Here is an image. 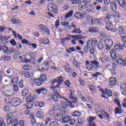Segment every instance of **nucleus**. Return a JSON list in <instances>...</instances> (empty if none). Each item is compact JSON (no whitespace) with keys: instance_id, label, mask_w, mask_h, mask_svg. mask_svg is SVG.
I'll return each mask as SVG.
<instances>
[{"instance_id":"obj_1","label":"nucleus","mask_w":126,"mask_h":126,"mask_svg":"<svg viewBox=\"0 0 126 126\" xmlns=\"http://www.w3.org/2000/svg\"><path fill=\"white\" fill-rule=\"evenodd\" d=\"M110 56L113 61H116L117 63L121 65V66H126V62L122 57L116 55V50L115 49H112L110 51Z\"/></svg>"},{"instance_id":"obj_2","label":"nucleus","mask_w":126,"mask_h":126,"mask_svg":"<svg viewBox=\"0 0 126 126\" xmlns=\"http://www.w3.org/2000/svg\"><path fill=\"white\" fill-rule=\"evenodd\" d=\"M8 125H11L12 126H19L18 119L16 117H13V113L9 112L7 114Z\"/></svg>"},{"instance_id":"obj_3","label":"nucleus","mask_w":126,"mask_h":126,"mask_svg":"<svg viewBox=\"0 0 126 126\" xmlns=\"http://www.w3.org/2000/svg\"><path fill=\"white\" fill-rule=\"evenodd\" d=\"M8 104L13 106V107H17L21 105V100L19 98H13L8 102Z\"/></svg>"},{"instance_id":"obj_4","label":"nucleus","mask_w":126,"mask_h":126,"mask_svg":"<svg viewBox=\"0 0 126 126\" xmlns=\"http://www.w3.org/2000/svg\"><path fill=\"white\" fill-rule=\"evenodd\" d=\"M106 68L111 71V73L114 74V75L117 74V71L116 70V68L117 66L116 63H111V64H108L106 65Z\"/></svg>"},{"instance_id":"obj_5","label":"nucleus","mask_w":126,"mask_h":126,"mask_svg":"<svg viewBox=\"0 0 126 126\" xmlns=\"http://www.w3.org/2000/svg\"><path fill=\"white\" fill-rule=\"evenodd\" d=\"M104 42L106 46L105 49L107 51L111 50V48H112V46H113V45H114V42L113 41V40L110 39H105L104 40Z\"/></svg>"},{"instance_id":"obj_6","label":"nucleus","mask_w":126,"mask_h":126,"mask_svg":"<svg viewBox=\"0 0 126 126\" xmlns=\"http://www.w3.org/2000/svg\"><path fill=\"white\" fill-rule=\"evenodd\" d=\"M74 94V90H70V95H69V98L70 99H72V100H74L73 101H72V102L70 101H67V100H66V101H67V102H68V103H69L70 105L72 104V103H77V98H76V97H74V96H73V95Z\"/></svg>"},{"instance_id":"obj_7","label":"nucleus","mask_w":126,"mask_h":126,"mask_svg":"<svg viewBox=\"0 0 126 126\" xmlns=\"http://www.w3.org/2000/svg\"><path fill=\"white\" fill-rule=\"evenodd\" d=\"M56 93L55 94H52L51 96V100H53L54 101H59V98H60V99H64V100H66V99H65L64 97H63V96H61L59 92H57V93Z\"/></svg>"},{"instance_id":"obj_8","label":"nucleus","mask_w":126,"mask_h":126,"mask_svg":"<svg viewBox=\"0 0 126 126\" xmlns=\"http://www.w3.org/2000/svg\"><path fill=\"white\" fill-rule=\"evenodd\" d=\"M48 9L49 10V11H53L55 13L58 12V7L53 3L48 4Z\"/></svg>"},{"instance_id":"obj_9","label":"nucleus","mask_w":126,"mask_h":126,"mask_svg":"<svg viewBox=\"0 0 126 126\" xmlns=\"http://www.w3.org/2000/svg\"><path fill=\"white\" fill-rule=\"evenodd\" d=\"M38 27V29H39V30H41L43 32H45V33H47L48 35H50V31L49 30L48 28H47V27H46L45 25H39Z\"/></svg>"},{"instance_id":"obj_10","label":"nucleus","mask_w":126,"mask_h":126,"mask_svg":"<svg viewBox=\"0 0 126 126\" xmlns=\"http://www.w3.org/2000/svg\"><path fill=\"white\" fill-rule=\"evenodd\" d=\"M87 43L88 46L90 45L91 47H92V46H93V47H95V46H97V44L98 43L96 38H93L92 40H89Z\"/></svg>"},{"instance_id":"obj_11","label":"nucleus","mask_w":126,"mask_h":126,"mask_svg":"<svg viewBox=\"0 0 126 126\" xmlns=\"http://www.w3.org/2000/svg\"><path fill=\"white\" fill-rule=\"evenodd\" d=\"M0 39L1 41V44H2V43H4V44H7V43H8V40L10 39V37L9 36H1L0 37Z\"/></svg>"},{"instance_id":"obj_12","label":"nucleus","mask_w":126,"mask_h":126,"mask_svg":"<svg viewBox=\"0 0 126 126\" xmlns=\"http://www.w3.org/2000/svg\"><path fill=\"white\" fill-rule=\"evenodd\" d=\"M71 26L74 28V30L72 31V33H75L76 34H81V30L80 29H76V26L73 25V23H71Z\"/></svg>"},{"instance_id":"obj_13","label":"nucleus","mask_w":126,"mask_h":126,"mask_svg":"<svg viewBox=\"0 0 126 126\" xmlns=\"http://www.w3.org/2000/svg\"><path fill=\"white\" fill-rule=\"evenodd\" d=\"M117 84V79L114 77H111L109 78V85L110 86H114Z\"/></svg>"},{"instance_id":"obj_14","label":"nucleus","mask_w":126,"mask_h":126,"mask_svg":"<svg viewBox=\"0 0 126 126\" xmlns=\"http://www.w3.org/2000/svg\"><path fill=\"white\" fill-rule=\"evenodd\" d=\"M56 82L59 84H62L63 82V79L62 77H58L54 80L52 84H55Z\"/></svg>"},{"instance_id":"obj_15","label":"nucleus","mask_w":126,"mask_h":126,"mask_svg":"<svg viewBox=\"0 0 126 126\" xmlns=\"http://www.w3.org/2000/svg\"><path fill=\"white\" fill-rule=\"evenodd\" d=\"M19 58L21 59V63H29V62H30V60L26 59L25 55H22Z\"/></svg>"},{"instance_id":"obj_16","label":"nucleus","mask_w":126,"mask_h":126,"mask_svg":"<svg viewBox=\"0 0 126 126\" xmlns=\"http://www.w3.org/2000/svg\"><path fill=\"white\" fill-rule=\"evenodd\" d=\"M47 92L48 90L45 88L39 89L36 90V93H37V94H41V93L42 94H47Z\"/></svg>"},{"instance_id":"obj_17","label":"nucleus","mask_w":126,"mask_h":126,"mask_svg":"<svg viewBox=\"0 0 126 126\" xmlns=\"http://www.w3.org/2000/svg\"><path fill=\"white\" fill-rule=\"evenodd\" d=\"M68 37H71L73 39L75 40H82L84 39V37L82 36L81 34H78L76 35H69Z\"/></svg>"},{"instance_id":"obj_18","label":"nucleus","mask_w":126,"mask_h":126,"mask_svg":"<svg viewBox=\"0 0 126 126\" xmlns=\"http://www.w3.org/2000/svg\"><path fill=\"white\" fill-rule=\"evenodd\" d=\"M71 118V117H70V116L68 115L63 117L62 123H63V124H66L67 123H69Z\"/></svg>"},{"instance_id":"obj_19","label":"nucleus","mask_w":126,"mask_h":126,"mask_svg":"<svg viewBox=\"0 0 126 126\" xmlns=\"http://www.w3.org/2000/svg\"><path fill=\"white\" fill-rule=\"evenodd\" d=\"M36 117L38 118L43 119V118H44V112H43V110H38L36 113Z\"/></svg>"},{"instance_id":"obj_20","label":"nucleus","mask_w":126,"mask_h":126,"mask_svg":"<svg viewBox=\"0 0 126 126\" xmlns=\"http://www.w3.org/2000/svg\"><path fill=\"white\" fill-rule=\"evenodd\" d=\"M91 63L95 67V68H99L100 65H99V62L94 60L91 62Z\"/></svg>"},{"instance_id":"obj_21","label":"nucleus","mask_w":126,"mask_h":126,"mask_svg":"<svg viewBox=\"0 0 126 126\" xmlns=\"http://www.w3.org/2000/svg\"><path fill=\"white\" fill-rule=\"evenodd\" d=\"M33 75L34 73L32 72H28L24 74V76L26 77V78H31Z\"/></svg>"},{"instance_id":"obj_22","label":"nucleus","mask_w":126,"mask_h":126,"mask_svg":"<svg viewBox=\"0 0 126 126\" xmlns=\"http://www.w3.org/2000/svg\"><path fill=\"white\" fill-rule=\"evenodd\" d=\"M34 106L35 107H40V108H42L43 107L45 106V103L42 101L40 102L38 101H36L34 103Z\"/></svg>"},{"instance_id":"obj_23","label":"nucleus","mask_w":126,"mask_h":126,"mask_svg":"<svg viewBox=\"0 0 126 126\" xmlns=\"http://www.w3.org/2000/svg\"><path fill=\"white\" fill-rule=\"evenodd\" d=\"M2 50L4 53V54H6L7 55H8L10 53V51L9 50V49H8V47L5 46H3L2 47Z\"/></svg>"},{"instance_id":"obj_24","label":"nucleus","mask_w":126,"mask_h":126,"mask_svg":"<svg viewBox=\"0 0 126 126\" xmlns=\"http://www.w3.org/2000/svg\"><path fill=\"white\" fill-rule=\"evenodd\" d=\"M63 114L59 113L55 116L54 120L59 122V121H61L62 119L63 120Z\"/></svg>"},{"instance_id":"obj_25","label":"nucleus","mask_w":126,"mask_h":126,"mask_svg":"<svg viewBox=\"0 0 126 126\" xmlns=\"http://www.w3.org/2000/svg\"><path fill=\"white\" fill-rule=\"evenodd\" d=\"M86 21L89 24H94L95 22H94V20H93V18H92V17L88 16L86 18Z\"/></svg>"},{"instance_id":"obj_26","label":"nucleus","mask_w":126,"mask_h":126,"mask_svg":"<svg viewBox=\"0 0 126 126\" xmlns=\"http://www.w3.org/2000/svg\"><path fill=\"white\" fill-rule=\"evenodd\" d=\"M75 17L78 19H81V18L84 17V14H82L80 12H76L75 14Z\"/></svg>"},{"instance_id":"obj_27","label":"nucleus","mask_w":126,"mask_h":126,"mask_svg":"<svg viewBox=\"0 0 126 126\" xmlns=\"http://www.w3.org/2000/svg\"><path fill=\"white\" fill-rule=\"evenodd\" d=\"M30 118L31 120V123L32 126L36 125V120L35 119V116L33 114H32L30 116Z\"/></svg>"},{"instance_id":"obj_28","label":"nucleus","mask_w":126,"mask_h":126,"mask_svg":"<svg viewBox=\"0 0 126 126\" xmlns=\"http://www.w3.org/2000/svg\"><path fill=\"white\" fill-rule=\"evenodd\" d=\"M34 103L33 101H28L27 103L25 104V106L26 107L27 109H31L32 107H33V105Z\"/></svg>"},{"instance_id":"obj_29","label":"nucleus","mask_w":126,"mask_h":126,"mask_svg":"<svg viewBox=\"0 0 126 126\" xmlns=\"http://www.w3.org/2000/svg\"><path fill=\"white\" fill-rule=\"evenodd\" d=\"M61 84H62L58 83V84L56 85V86L51 87V89L53 91L54 93H57V92H58V90H57V88H60V85H61Z\"/></svg>"},{"instance_id":"obj_30","label":"nucleus","mask_w":126,"mask_h":126,"mask_svg":"<svg viewBox=\"0 0 126 126\" xmlns=\"http://www.w3.org/2000/svg\"><path fill=\"white\" fill-rule=\"evenodd\" d=\"M12 33L15 37V38H18V39H19V40H22L23 39V37H22V36L21 35H20V34H17L16 33V32L15 31H13Z\"/></svg>"},{"instance_id":"obj_31","label":"nucleus","mask_w":126,"mask_h":126,"mask_svg":"<svg viewBox=\"0 0 126 126\" xmlns=\"http://www.w3.org/2000/svg\"><path fill=\"white\" fill-rule=\"evenodd\" d=\"M61 109H66L67 108V106H68V104L66 102L62 101L61 103Z\"/></svg>"},{"instance_id":"obj_32","label":"nucleus","mask_w":126,"mask_h":126,"mask_svg":"<svg viewBox=\"0 0 126 126\" xmlns=\"http://www.w3.org/2000/svg\"><path fill=\"white\" fill-rule=\"evenodd\" d=\"M71 115L73 117H80L81 116V113L77 111H74L71 113Z\"/></svg>"},{"instance_id":"obj_33","label":"nucleus","mask_w":126,"mask_h":126,"mask_svg":"<svg viewBox=\"0 0 126 126\" xmlns=\"http://www.w3.org/2000/svg\"><path fill=\"white\" fill-rule=\"evenodd\" d=\"M118 3L121 7H125L126 6V2L125 0H118Z\"/></svg>"},{"instance_id":"obj_34","label":"nucleus","mask_w":126,"mask_h":126,"mask_svg":"<svg viewBox=\"0 0 126 126\" xmlns=\"http://www.w3.org/2000/svg\"><path fill=\"white\" fill-rule=\"evenodd\" d=\"M31 67H32L31 65L25 64L22 66V68L24 69V70H30Z\"/></svg>"},{"instance_id":"obj_35","label":"nucleus","mask_w":126,"mask_h":126,"mask_svg":"<svg viewBox=\"0 0 126 126\" xmlns=\"http://www.w3.org/2000/svg\"><path fill=\"white\" fill-rule=\"evenodd\" d=\"M110 6H111V8L112 9V10H113V11H116V9H117V5H116V3L112 2L110 4Z\"/></svg>"},{"instance_id":"obj_36","label":"nucleus","mask_w":126,"mask_h":126,"mask_svg":"<svg viewBox=\"0 0 126 126\" xmlns=\"http://www.w3.org/2000/svg\"><path fill=\"white\" fill-rule=\"evenodd\" d=\"M104 94H106L109 97H111L112 96V91L108 89H106L105 92H103Z\"/></svg>"},{"instance_id":"obj_37","label":"nucleus","mask_w":126,"mask_h":126,"mask_svg":"<svg viewBox=\"0 0 126 126\" xmlns=\"http://www.w3.org/2000/svg\"><path fill=\"white\" fill-rule=\"evenodd\" d=\"M115 48L117 51H122V50L124 49V48L123 47V45L120 44H116L115 46Z\"/></svg>"},{"instance_id":"obj_38","label":"nucleus","mask_w":126,"mask_h":126,"mask_svg":"<svg viewBox=\"0 0 126 126\" xmlns=\"http://www.w3.org/2000/svg\"><path fill=\"white\" fill-rule=\"evenodd\" d=\"M34 82L36 86H41V85H42V81L40 79H35Z\"/></svg>"},{"instance_id":"obj_39","label":"nucleus","mask_w":126,"mask_h":126,"mask_svg":"<svg viewBox=\"0 0 126 126\" xmlns=\"http://www.w3.org/2000/svg\"><path fill=\"white\" fill-rule=\"evenodd\" d=\"M19 81V79H18V78L16 77V78H14L13 79H12L11 81V82L12 84H13V85H14L17 84V83H18Z\"/></svg>"},{"instance_id":"obj_40","label":"nucleus","mask_w":126,"mask_h":126,"mask_svg":"<svg viewBox=\"0 0 126 126\" xmlns=\"http://www.w3.org/2000/svg\"><path fill=\"white\" fill-rule=\"evenodd\" d=\"M113 27V23L111 22H108L106 23V29L108 31V29H110Z\"/></svg>"},{"instance_id":"obj_41","label":"nucleus","mask_w":126,"mask_h":126,"mask_svg":"<svg viewBox=\"0 0 126 126\" xmlns=\"http://www.w3.org/2000/svg\"><path fill=\"white\" fill-rule=\"evenodd\" d=\"M39 79L42 81V82H45L47 79V76H46V74L41 75Z\"/></svg>"},{"instance_id":"obj_42","label":"nucleus","mask_w":126,"mask_h":126,"mask_svg":"<svg viewBox=\"0 0 126 126\" xmlns=\"http://www.w3.org/2000/svg\"><path fill=\"white\" fill-rule=\"evenodd\" d=\"M96 46L100 51L104 49V45L102 42H99L98 44H97Z\"/></svg>"},{"instance_id":"obj_43","label":"nucleus","mask_w":126,"mask_h":126,"mask_svg":"<svg viewBox=\"0 0 126 126\" xmlns=\"http://www.w3.org/2000/svg\"><path fill=\"white\" fill-rule=\"evenodd\" d=\"M12 23H13V24H22V22H21V21H20V20H16V19H14V20H11Z\"/></svg>"},{"instance_id":"obj_44","label":"nucleus","mask_w":126,"mask_h":126,"mask_svg":"<svg viewBox=\"0 0 126 126\" xmlns=\"http://www.w3.org/2000/svg\"><path fill=\"white\" fill-rule=\"evenodd\" d=\"M118 32L120 35H122V34H125V30H124V28L122 27H120L118 28Z\"/></svg>"},{"instance_id":"obj_45","label":"nucleus","mask_w":126,"mask_h":126,"mask_svg":"<svg viewBox=\"0 0 126 126\" xmlns=\"http://www.w3.org/2000/svg\"><path fill=\"white\" fill-rule=\"evenodd\" d=\"M94 67L95 66L91 63L89 65H87L86 68L88 70H89V71H90L91 70H92V69H93Z\"/></svg>"},{"instance_id":"obj_46","label":"nucleus","mask_w":126,"mask_h":126,"mask_svg":"<svg viewBox=\"0 0 126 126\" xmlns=\"http://www.w3.org/2000/svg\"><path fill=\"white\" fill-rule=\"evenodd\" d=\"M88 31L91 33H94L95 32H98V30L95 29V28H89Z\"/></svg>"},{"instance_id":"obj_47","label":"nucleus","mask_w":126,"mask_h":126,"mask_svg":"<svg viewBox=\"0 0 126 126\" xmlns=\"http://www.w3.org/2000/svg\"><path fill=\"white\" fill-rule=\"evenodd\" d=\"M73 14V11L71 10L65 15V18H69Z\"/></svg>"},{"instance_id":"obj_48","label":"nucleus","mask_w":126,"mask_h":126,"mask_svg":"<svg viewBox=\"0 0 126 126\" xmlns=\"http://www.w3.org/2000/svg\"><path fill=\"white\" fill-rule=\"evenodd\" d=\"M115 114H122L123 113V111L120 107H117L115 109Z\"/></svg>"},{"instance_id":"obj_49","label":"nucleus","mask_w":126,"mask_h":126,"mask_svg":"<svg viewBox=\"0 0 126 126\" xmlns=\"http://www.w3.org/2000/svg\"><path fill=\"white\" fill-rule=\"evenodd\" d=\"M28 61H30L29 63H31L32 64H36V60L35 59V58H31V59H28Z\"/></svg>"},{"instance_id":"obj_50","label":"nucleus","mask_w":126,"mask_h":126,"mask_svg":"<svg viewBox=\"0 0 126 126\" xmlns=\"http://www.w3.org/2000/svg\"><path fill=\"white\" fill-rule=\"evenodd\" d=\"M89 88L92 93H95V92H96V89H95V87H94V86L91 85L89 86Z\"/></svg>"},{"instance_id":"obj_51","label":"nucleus","mask_w":126,"mask_h":126,"mask_svg":"<svg viewBox=\"0 0 126 126\" xmlns=\"http://www.w3.org/2000/svg\"><path fill=\"white\" fill-rule=\"evenodd\" d=\"M102 114L103 115V116L104 117H105V118L109 120V119H110V115H109V114H108V113L105 112V111H102L101 112Z\"/></svg>"},{"instance_id":"obj_52","label":"nucleus","mask_w":126,"mask_h":126,"mask_svg":"<svg viewBox=\"0 0 126 126\" xmlns=\"http://www.w3.org/2000/svg\"><path fill=\"white\" fill-rule=\"evenodd\" d=\"M81 0H72L71 3L72 4H79V3H81Z\"/></svg>"},{"instance_id":"obj_53","label":"nucleus","mask_w":126,"mask_h":126,"mask_svg":"<svg viewBox=\"0 0 126 126\" xmlns=\"http://www.w3.org/2000/svg\"><path fill=\"white\" fill-rule=\"evenodd\" d=\"M96 120V117H90L88 120V122L90 123L91 124L92 122L94 121H95Z\"/></svg>"},{"instance_id":"obj_54","label":"nucleus","mask_w":126,"mask_h":126,"mask_svg":"<svg viewBox=\"0 0 126 126\" xmlns=\"http://www.w3.org/2000/svg\"><path fill=\"white\" fill-rule=\"evenodd\" d=\"M90 47H91L90 45H88L87 44V46H85L84 48V52H85V53H88V52H89V48Z\"/></svg>"},{"instance_id":"obj_55","label":"nucleus","mask_w":126,"mask_h":126,"mask_svg":"<svg viewBox=\"0 0 126 126\" xmlns=\"http://www.w3.org/2000/svg\"><path fill=\"white\" fill-rule=\"evenodd\" d=\"M91 1V0H83L82 3L85 4V5L86 6V5H87V4H89Z\"/></svg>"},{"instance_id":"obj_56","label":"nucleus","mask_w":126,"mask_h":126,"mask_svg":"<svg viewBox=\"0 0 126 126\" xmlns=\"http://www.w3.org/2000/svg\"><path fill=\"white\" fill-rule=\"evenodd\" d=\"M66 51L67 53H70V54H71V52H75L76 50L74 49L73 47H71L68 49H66Z\"/></svg>"},{"instance_id":"obj_57","label":"nucleus","mask_w":126,"mask_h":126,"mask_svg":"<svg viewBox=\"0 0 126 126\" xmlns=\"http://www.w3.org/2000/svg\"><path fill=\"white\" fill-rule=\"evenodd\" d=\"M69 124L71 125V126H74V125L75 124V119H71V118L69 121Z\"/></svg>"},{"instance_id":"obj_58","label":"nucleus","mask_w":126,"mask_h":126,"mask_svg":"<svg viewBox=\"0 0 126 126\" xmlns=\"http://www.w3.org/2000/svg\"><path fill=\"white\" fill-rule=\"evenodd\" d=\"M64 68L65 69V71H66V72H67V73H69V72H70V71L72 70V68H71V67H70L66 68V66H64Z\"/></svg>"},{"instance_id":"obj_59","label":"nucleus","mask_w":126,"mask_h":126,"mask_svg":"<svg viewBox=\"0 0 126 126\" xmlns=\"http://www.w3.org/2000/svg\"><path fill=\"white\" fill-rule=\"evenodd\" d=\"M86 7V6L82 3V4L79 5L78 9L79 10H83V9H84V8H85Z\"/></svg>"},{"instance_id":"obj_60","label":"nucleus","mask_w":126,"mask_h":126,"mask_svg":"<svg viewBox=\"0 0 126 126\" xmlns=\"http://www.w3.org/2000/svg\"><path fill=\"white\" fill-rule=\"evenodd\" d=\"M98 60L100 63H105V62H107V58L100 57Z\"/></svg>"},{"instance_id":"obj_61","label":"nucleus","mask_w":126,"mask_h":126,"mask_svg":"<svg viewBox=\"0 0 126 126\" xmlns=\"http://www.w3.org/2000/svg\"><path fill=\"white\" fill-rule=\"evenodd\" d=\"M43 44L44 45H49L50 44V42L49 41V39L47 38H44L43 39Z\"/></svg>"},{"instance_id":"obj_62","label":"nucleus","mask_w":126,"mask_h":126,"mask_svg":"<svg viewBox=\"0 0 126 126\" xmlns=\"http://www.w3.org/2000/svg\"><path fill=\"white\" fill-rule=\"evenodd\" d=\"M1 59L4 61H10V57L9 56H2Z\"/></svg>"},{"instance_id":"obj_63","label":"nucleus","mask_w":126,"mask_h":126,"mask_svg":"<svg viewBox=\"0 0 126 126\" xmlns=\"http://www.w3.org/2000/svg\"><path fill=\"white\" fill-rule=\"evenodd\" d=\"M32 101H33V98L30 94L27 98V102H32Z\"/></svg>"},{"instance_id":"obj_64","label":"nucleus","mask_w":126,"mask_h":126,"mask_svg":"<svg viewBox=\"0 0 126 126\" xmlns=\"http://www.w3.org/2000/svg\"><path fill=\"white\" fill-rule=\"evenodd\" d=\"M58 124L57 122H51L50 123L49 126H58Z\"/></svg>"}]
</instances>
